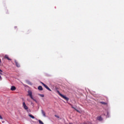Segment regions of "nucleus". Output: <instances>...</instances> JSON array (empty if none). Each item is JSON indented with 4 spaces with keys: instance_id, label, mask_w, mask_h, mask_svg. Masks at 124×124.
Instances as JSON below:
<instances>
[{
    "instance_id": "f257e3e1",
    "label": "nucleus",
    "mask_w": 124,
    "mask_h": 124,
    "mask_svg": "<svg viewBox=\"0 0 124 124\" xmlns=\"http://www.w3.org/2000/svg\"><path fill=\"white\" fill-rule=\"evenodd\" d=\"M57 92L58 93H59V95H60L61 97H62V98H63V99H65V100H66L67 101H68V100H69V98L63 95L61 93H60V91H58Z\"/></svg>"
},
{
    "instance_id": "f03ea898",
    "label": "nucleus",
    "mask_w": 124,
    "mask_h": 124,
    "mask_svg": "<svg viewBox=\"0 0 124 124\" xmlns=\"http://www.w3.org/2000/svg\"><path fill=\"white\" fill-rule=\"evenodd\" d=\"M41 84L43 85V86H44V87H45V88H46V90L50 91V92H52V90L49 88L46 84H44L43 82H41Z\"/></svg>"
},
{
    "instance_id": "7ed1b4c3",
    "label": "nucleus",
    "mask_w": 124,
    "mask_h": 124,
    "mask_svg": "<svg viewBox=\"0 0 124 124\" xmlns=\"http://www.w3.org/2000/svg\"><path fill=\"white\" fill-rule=\"evenodd\" d=\"M22 106L25 110H28V107L27 106V105H26V103L23 102Z\"/></svg>"
},
{
    "instance_id": "20e7f679",
    "label": "nucleus",
    "mask_w": 124,
    "mask_h": 124,
    "mask_svg": "<svg viewBox=\"0 0 124 124\" xmlns=\"http://www.w3.org/2000/svg\"><path fill=\"white\" fill-rule=\"evenodd\" d=\"M15 62L17 67H20V64L16 60H15Z\"/></svg>"
},
{
    "instance_id": "39448f33",
    "label": "nucleus",
    "mask_w": 124,
    "mask_h": 124,
    "mask_svg": "<svg viewBox=\"0 0 124 124\" xmlns=\"http://www.w3.org/2000/svg\"><path fill=\"white\" fill-rule=\"evenodd\" d=\"M4 58V59H6L7 60H8V61H12V59L9 58V57H8V55H5Z\"/></svg>"
},
{
    "instance_id": "423d86ee",
    "label": "nucleus",
    "mask_w": 124,
    "mask_h": 124,
    "mask_svg": "<svg viewBox=\"0 0 124 124\" xmlns=\"http://www.w3.org/2000/svg\"><path fill=\"white\" fill-rule=\"evenodd\" d=\"M99 103L100 104H102L103 105H107L108 104V103H106L105 102H99Z\"/></svg>"
},
{
    "instance_id": "0eeeda50",
    "label": "nucleus",
    "mask_w": 124,
    "mask_h": 124,
    "mask_svg": "<svg viewBox=\"0 0 124 124\" xmlns=\"http://www.w3.org/2000/svg\"><path fill=\"white\" fill-rule=\"evenodd\" d=\"M42 114L44 116V117H46V113L44 110H41Z\"/></svg>"
},
{
    "instance_id": "6e6552de",
    "label": "nucleus",
    "mask_w": 124,
    "mask_h": 124,
    "mask_svg": "<svg viewBox=\"0 0 124 124\" xmlns=\"http://www.w3.org/2000/svg\"><path fill=\"white\" fill-rule=\"evenodd\" d=\"M38 90H39V91H43V88H42V86H39L38 87Z\"/></svg>"
},
{
    "instance_id": "1a4fd4ad",
    "label": "nucleus",
    "mask_w": 124,
    "mask_h": 124,
    "mask_svg": "<svg viewBox=\"0 0 124 124\" xmlns=\"http://www.w3.org/2000/svg\"><path fill=\"white\" fill-rule=\"evenodd\" d=\"M16 90V87L15 86H12L11 88V91H15Z\"/></svg>"
},
{
    "instance_id": "9d476101",
    "label": "nucleus",
    "mask_w": 124,
    "mask_h": 124,
    "mask_svg": "<svg viewBox=\"0 0 124 124\" xmlns=\"http://www.w3.org/2000/svg\"><path fill=\"white\" fill-rule=\"evenodd\" d=\"M103 119L101 116H99L97 117V120L98 121H102Z\"/></svg>"
},
{
    "instance_id": "9b49d317",
    "label": "nucleus",
    "mask_w": 124,
    "mask_h": 124,
    "mask_svg": "<svg viewBox=\"0 0 124 124\" xmlns=\"http://www.w3.org/2000/svg\"><path fill=\"white\" fill-rule=\"evenodd\" d=\"M28 95H29V96H31V95H32V93H31V92H28Z\"/></svg>"
},
{
    "instance_id": "f8f14e48",
    "label": "nucleus",
    "mask_w": 124,
    "mask_h": 124,
    "mask_svg": "<svg viewBox=\"0 0 124 124\" xmlns=\"http://www.w3.org/2000/svg\"><path fill=\"white\" fill-rule=\"evenodd\" d=\"M30 97L31 99H32V100H33V101H35V102H36V100L33 98V97H32V95L30 96Z\"/></svg>"
},
{
    "instance_id": "ddd939ff",
    "label": "nucleus",
    "mask_w": 124,
    "mask_h": 124,
    "mask_svg": "<svg viewBox=\"0 0 124 124\" xmlns=\"http://www.w3.org/2000/svg\"><path fill=\"white\" fill-rule=\"evenodd\" d=\"M30 97L31 99H32V100H33V101H35V102H36V100L33 98V97H32V95L30 96Z\"/></svg>"
},
{
    "instance_id": "4468645a",
    "label": "nucleus",
    "mask_w": 124,
    "mask_h": 124,
    "mask_svg": "<svg viewBox=\"0 0 124 124\" xmlns=\"http://www.w3.org/2000/svg\"><path fill=\"white\" fill-rule=\"evenodd\" d=\"M29 116L30 117V118H31V119H34V116L31 114H29Z\"/></svg>"
},
{
    "instance_id": "2eb2a0df",
    "label": "nucleus",
    "mask_w": 124,
    "mask_h": 124,
    "mask_svg": "<svg viewBox=\"0 0 124 124\" xmlns=\"http://www.w3.org/2000/svg\"><path fill=\"white\" fill-rule=\"evenodd\" d=\"M39 123L40 124H44V123H43V122L40 120H39Z\"/></svg>"
},
{
    "instance_id": "dca6fc26",
    "label": "nucleus",
    "mask_w": 124,
    "mask_h": 124,
    "mask_svg": "<svg viewBox=\"0 0 124 124\" xmlns=\"http://www.w3.org/2000/svg\"><path fill=\"white\" fill-rule=\"evenodd\" d=\"M72 108H73V109H74L75 110H76V111H78V110H77V109H76L75 108H74V107L72 106Z\"/></svg>"
},
{
    "instance_id": "f3484780",
    "label": "nucleus",
    "mask_w": 124,
    "mask_h": 124,
    "mask_svg": "<svg viewBox=\"0 0 124 124\" xmlns=\"http://www.w3.org/2000/svg\"><path fill=\"white\" fill-rule=\"evenodd\" d=\"M40 96L41 97H44V94H40Z\"/></svg>"
},
{
    "instance_id": "a211bd4d",
    "label": "nucleus",
    "mask_w": 124,
    "mask_h": 124,
    "mask_svg": "<svg viewBox=\"0 0 124 124\" xmlns=\"http://www.w3.org/2000/svg\"><path fill=\"white\" fill-rule=\"evenodd\" d=\"M1 72H2V70H1L0 69V74L1 75H2V73H1Z\"/></svg>"
},
{
    "instance_id": "6ab92c4d",
    "label": "nucleus",
    "mask_w": 124,
    "mask_h": 124,
    "mask_svg": "<svg viewBox=\"0 0 124 124\" xmlns=\"http://www.w3.org/2000/svg\"><path fill=\"white\" fill-rule=\"evenodd\" d=\"M55 117H56V118H58V119L60 118V116H59L57 115H55Z\"/></svg>"
},
{
    "instance_id": "aec40b11",
    "label": "nucleus",
    "mask_w": 124,
    "mask_h": 124,
    "mask_svg": "<svg viewBox=\"0 0 124 124\" xmlns=\"http://www.w3.org/2000/svg\"><path fill=\"white\" fill-rule=\"evenodd\" d=\"M0 120H2V117L0 115Z\"/></svg>"
},
{
    "instance_id": "412c9836",
    "label": "nucleus",
    "mask_w": 124,
    "mask_h": 124,
    "mask_svg": "<svg viewBox=\"0 0 124 124\" xmlns=\"http://www.w3.org/2000/svg\"><path fill=\"white\" fill-rule=\"evenodd\" d=\"M1 62V60L0 59V63Z\"/></svg>"
},
{
    "instance_id": "4be33fe9",
    "label": "nucleus",
    "mask_w": 124,
    "mask_h": 124,
    "mask_svg": "<svg viewBox=\"0 0 124 124\" xmlns=\"http://www.w3.org/2000/svg\"><path fill=\"white\" fill-rule=\"evenodd\" d=\"M0 78H1V77H0Z\"/></svg>"
}]
</instances>
